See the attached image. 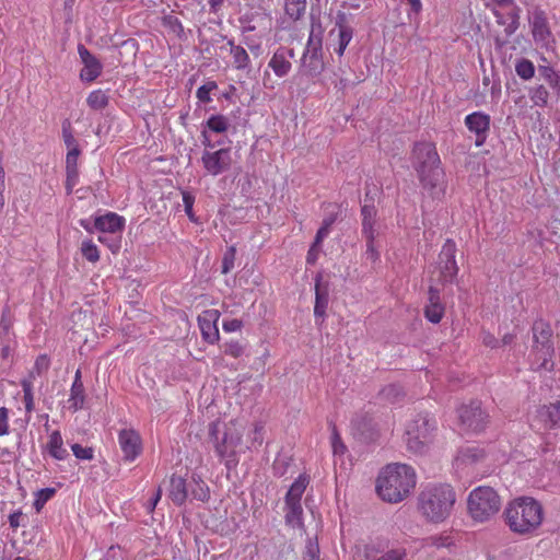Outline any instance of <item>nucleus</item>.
<instances>
[{"instance_id":"1","label":"nucleus","mask_w":560,"mask_h":560,"mask_svg":"<svg viewBox=\"0 0 560 560\" xmlns=\"http://www.w3.org/2000/svg\"><path fill=\"white\" fill-rule=\"evenodd\" d=\"M245 431V424L236 419L229 422L215 420L209 424L210 442L229 470L236 468L240 456L247 451L243 439Z\"/></svg>"},{"instance_id":"2","label":"nucleus","mask_w":560,"mask_h":560,"mask_svg":"<svg viewBox=\"0 0 560 560\" xmlns=\"http://www.w3.org/2000/svg\"><path fill=\"white\" fill-rule=\"evenodd\" d=\"M416 483L417 476L411 466L389 464L378 474L376 492L384 501L397 503L410 494Z\"/></svg>"},{"instance_id":"3","label":"nucleus","mask_w":560,"mask_h":560,"mask_svg":"<svg viewBox=\"0 0 560 560\" xmlns=\"http://www.w3.org/2000/svg\"><path fill=\"white\" fill-rule=\"evenodd\" d=\"M511 532L517 535H532L542 524V505L530 497H520L508 503L503 512Z\"/></svg>"},{"instance_id":"4","label":"nucleus","mask_w":560,"mask_h":560,"mask_svg":"<svg viewBox=\"0 0 560 560\" xmlns=\"http://www.w3.org/2000/svg\"><path fill=\"white\" fill-rule=\"evenodd\" d=\"M456 493L454 489L446 483H429L418 495V510L429 522L442 523L450 517Z\"/></svg>"},{"instance_id":"5","label":"nucleus","mask_w":560,"mask_h":560,"mask_svg":"<svg viewBox=\"0 0 560 560\" xmlns=\"http://www.w3.org/2000/svg\"><path fill=\"white\" fill-rule=\"evenodd\" d=\"M412 156V165L423 186L428 188L436 187L442 172L440 168V158L434 144L431 142L417 143L413 148Z\"/></svg>"},{"instance_id":"6","label":"nucleus","mask_w":560,"mask_h":560,"mask_svg":"<svg viewBox=\"0 0 560 560\" xmlns=\"http://www.w3.org/2000/svg\"><path fill=\"white\" fill-rule=\"evenodd\" d=\"M436 421L428 413H419L406 425V445L415 454H424L433 443Z\"/></svg>"},{"instance_id":"7","label":"nucleus","mask_w":560,"mask_h":560,"mask_svg":"<svg viewBox=\"0 0 560 560\" xmlns=\"http://www.w3.org/2000/svg\"><path fill=\"white\" fill-rule=\"evenodd\" d=\"M500 508L501 499L491 487L480 486L468 494L467 511L475 522L489 521L500 511Z\"/></svg>"},{"instance_id":"8","label":"nucleus","mask_w":560,"mask_h":560,"mask_svg":"<svg viewBox=\"0 0 560 560\" xmlns=\"http://www.w3.org/2000/svg\"><path fill=\"white\" fill-rule=\"evenodd\" d=\"M552 331L544 320H536L533 325L534 345L532 348V368L533 370L551 371L553 368L552 355L553 346L551 342Z\"/></svg>"},{"instance_id":"9","label":"nucleus","mask_w":560,"mask_h":560,"mask_svg":"<svg viewBox=\"0 0 560 560\" xmlns=\"http://www.w3.org/2000/svg\"><path fill=\"white\" fill-rule=\"evenodd\" d=\"M323 34L322 24L313 22L306 47L301 58L300 73L302 75L315 78L323 72Z\"/></svg>"},{"instance_id":"10","label":"nucleus","mask_w":560,"mask_h":560,"mask_svg":"<svg viewBox=\"0 0 560 560\" xmlns=\"http://www.w3.org/2000/svg\"><path fill=\"white\" fill-rule=\"evenodd\" d=\"M458 419L463 430L479 432L485 429L488 416L479 401H470L458 409Z\"/></svg>"},{"instance_id":"11","label":"nucleus","mask_w":560,"mask_h":560,"mask_svg":"<svg viewBox=\"0 0 560 560\" xmlns=\"http://www.w3.org/2000/svg\"><path fill=\"white\" fill-rule=\"evenodd\" d=\"M494 2L493 13L497 22L504 26L506 35H512L520 26V9L514 0H492Z\"/></svg>"},{"instance_id":"12","label":"nucleus","mask_w":560,"mask_h":560,"mask_svg":"<svg viewBox=\"0 0 560 560\" xmlns=\"http://www.w3.org/2000/svg\"><path fill=\"white\" fill-rule=\"evenodd\" d=\"M456 244L452 240H447L439 255L438 270L440 282H452L458 272V267L455 260Z\"/></svg>"},{"instance_id":"13","label":"nucleus","mask_w":560,"mask_h":560,"mask_svg":"<svg viewBox=\"0 0 560 560\" xmlns=\"http://www.w3.org/2000/svg\"><path fill=\"white\" fill-rule=\"evenodd\" d=\"M201 162L207 171L212 176L220 175L226 172L232 164L231 149L221 148L219 150H205L201 156Z\"/></svg>"},{"instance_id":"14","label":"nucleus","mask_w":560,"mask_h":560,"mask_svg":"<svg viewBox=\"0 0 560 560\" xmlns=\"http://www.w3.org/2000/svg\"><path fill=\"white\" fill-rule=\"evenodd\" d=\"M533 427L546 430L560 428V401L539 407Z\"/></svg>"},{"instance_id":"15","label":"nucleus","mask_w":560,"mask_h":560,"mask_svg":"<svg viewBox=\"0 0 560 560\" xmlns=\"http://www.w3.org/2000/svg\"><path fill=\"white\" fill-rule=\"evenodd\" d=\"M119 446L126 460H135L141 453V438L132 429H124L118 434Z\"/></svg>"},{"instance_id":"16","label":"nucleus","mask_w":560,"mask_h":560,"mask_svg":"<svg viewBox=\"0 0 560 560\" xmlns=\"http://www.w3.org/2000/svg\"><path fill=\"white\" fill-rule=\"evenodd\" d=\"M294 56V50L292 48L279 47L272 54L268 62V67L278 78H283L291 71Z\"/></svg>"},{"instance_id":"17","label":"nucleus","mask_w":560,"mask_h":560,"mask_svg":"<svg viewBox=\"0 0 560 560\" xmlns=\"http://www.w3.org/2000/svg\"><path fill=\"white\" fill-rule=\"evenodd\" d=\"M220 318L218 310H207L198 316V324L203 339L210 343H215L219 338V328L217 323Z\"/></svg>"},{"instance_id":"18","label":"nucleus","mask_w":560,"mask_h":560,"mask_svg":"<svg viewBox=\"0 0 560 560\" xmlns=\"http://www.w3.org/2000/svg\"><path fill=\"white\" fill-rule=\"evenodd\" d=\"M465 125L476 135V145H482L490 128V116L482 112H475L466 116Z\"/></svg>"},{"instance_id":"19","label":"nucleus","mask_w":560,"mask_h":560,"mask_svg":"<svg viewBox=\"0 0 560 560\" xmlns=\"http://www.w3.org/2000/svg\"><path fill=\"white\" fill-rule=\"evenodd\" d=\"M529 23L535 42L542 46H549L552 42V35L544 12L538 10L533 11L529 16Z\"/></svg>"},{"instance_id":"20","label":"nucleus","mask_w":560,"mask_h":560,"mask_svg":"<svg viewBox=\"0 0 560 560\" xmlns=\"http://www.w3.org/2000/svg\"><path fill=\"white\" fill-rule=\"evenodd\" d=\"M83 68L80 72L82 81L92 82L102 73L103 66L83 45L78 48Z\"/></svg>"},{"instance_id":"21","label":"nucleus","mask_w":560,"mask_h":560,"mask_svg":"<svg viewBox=\"0 0 560 560\" xmlns=\"http://www.w3.org/2000/svg\"><path fill=\"white\" fill-rule=\"evenodd\" d=\"M230 127V120L223 115H212L206 121V128L201 131L202 144L207 149H213L217 144H222L221 141L213 142L210 137V131L215 133H223Z\"/></svg>"},{"instance_id":"22","label":"nucleus","mask_w":560,"mask_h":560,"mask_svg":"<svg viewBox=\"0 0 560 560\" xmlns=\"http://www.w3.org/2000/svg\"><path fill=\"white\" fill-rule=\"evenodd\" d=\"M94 226L103 234L120 235L125 228V219L117 213L108 212L95 218Z\"/></svg>"},{"instance_id":"23","label":"nucleus","mask_w":560,"mask_h":560,"mask_svg":"<svg viewBox=\"0 0 560 560\" xmlns=\"http://www.w3.org/2000/svg\"><path fill=\"white\" fill-rule=\"evenodd\" d=\"M487 453L485 448L476 445L463 447L456 457L458 466H472L485 462Z\"/></svg>"},{"instance_id":"24","label":"nucleus","mask_w":560,"mask_h":560,"mask_svg":"<svg viewBox=\"0 0 560 560\" xmlns=\"http://www.w3.org/2000/svg\"><path fill=\"white\" fill-rule=\"evenodd\" d=\"M424 315L427 319L433 324L440 323L444 315V306L440 301V292L433 287L429 289V303L425 306Z\"/></svg>"},{"instance_id":"25","label":"nucleus","mask_w":560,"mask_h":560,"mask_svg":"<svg viewBox=\"0 0 560 560\" xmlns=\"http://www.w3.org/2000/svg\"><path fill=\"white\" fill-rule=\"evenodd\" d=\"M45 451L56 460H65L69 457V453L65 447L63 439L58 430H55L49 434L48 441L45 445Z\"/></svg>"},{"instance_id":"26","label":"nucleus","mask_w":560,"mask_h":560,"mask_svg":"<svg viewBox=\"0 0 560 560\" xmlns=\"http://www.w3.org/2000/svg\"><path fill=\"white\" fill-rule=\"evenodd\" d=\"M322 275L318 273L315 278V306H314V315L315 317H324L326 314V308L328 305V287L326 284H322Z\"/></svg>"},{"instance_id":"27","label":"nucleus","mask_w":560,"mask_h":560,"mask_svg":"<svg viewBox=\"0 0 560 560\" xmlns=\"http://www.w3.org/2000/svg\"><path fill=\"white\" fill-rule=\"evenodd\" d=\"M168 497L176 505H183L188 498V485L180 476H172L170 479Z\"/></svg>"},{"instance_id":"28","label":"nucleus","mask_w":560,"mask_h":560,"mask_svg":"<svg viewBox=\"0 0 560 560\" xmlns=\"http://www.w3.org/2000/svg\"><path fill=\"white\" fill-rule=\"evenodd\" d=\"M230 55L233 59V67L236 70H249L250 58L248 52L241 45H236L233 40H228Z\"/></svg>"},{"instance_id":"29","label":"nucleus","mask_w":560,"mask_h":560,"mask_svg":"<svg viewBox=\"0 0 560 560\" xmlns=\"http://www.w3.org/2000/svg\"><path fill=\"white\" fill-rule=\"evenodd\" d=\"M362 213V233L364 237H376L377 233L374 229L376 210L373 206L364 205L361 210Z\"/></svg>"},{"instance_id":"30","label":"nucleus","mask_w":560,"mask_h":560,"mask_svg":"<svg viewBox=\"0 0 560 560\" xmlns=\"http://www.w3.org/2000/svg\"><path fill=\"white\" fill-rule=\"evenodd\" d=\"M188 495L192 499L205 502L210 497L209 487L200 477H194L188 485Z\"/></svg>"},{"instance_id":"31","label":"nucleus","mask_w":560,"mask_h":560,"mask_svg":"<svg viewBox=\"0 0 560 560\" xmlns=\"http://www.w3.org/2000/svg\"><path fill=\"white\" fill-rule=\"evenodd\" d=\"M307 483L308 478L306 476H299V478L291 485L290 489L288 490L285 502L301 503V498L306 489Z\"/></svg>"},{"instance_id":"32","label":"nucleus","mask_w":560,"mask_h":560,"mask_svg":"<svg viewBox=\"0 0 560 560\" xmlns=\"http://www.w3.org/2000/svg\"><path fill=\"white\" fill-rule=\"evenodd\" d=\"M303 509L301 503L285 502V522L292 527L302 526Z\"/></svg>"},{"instance_id":"33","label":"nucleus","mask_w":560,"mask_h":560,"mask_svg":"<svg viewBox=\"0 0 560 560\" xmlns=\"http://www.w3.org/2000/svg\"><path fill=\"white\" fill-rule=\"evenodd\" d=\"M85 400L83 383H72L70 397L68 399L69 408L78 411L83 407Z\"/></svg>"},{"instance_id":"34","label":"nucleus","mask_w":560,"mask_h":560,"mask_svg":"<svg viewBox=\"0 0 560 560\" xmlns=\"http://www.w3.org/2000/svg\"><path fill=\"white\" fill-rule=\"evenodd\" d=\"M88 105L94 110H102L108 105V95L103 90H94L86 97Z\"/></svg>"},{"instance_id":"35","label":"nucleus","mask_w":560,"mask_h":560,"mask_svg":"<svg viewBox=\"0 0 560 560\" xmlns=\"http://www.w3.org/2000/svg\"><path fill=\"white\" fill-rule=\"evenodd\" d=\"M515 72L523 80H530L535 74L534 63L525 58L518 59L515 62Z\"/></svg>"},{"instance_id":"36","label":"nucleus","mask_w":560,"mask_h":560,"mask_svg":"<svg viewBox=\"0 0 560 560\" xmlns=\"http://www.w3.org/2000/svg\"><path fill=\"white\" fill-rule=\"evenodd\" d=\"M264 427L260 423H255L253 430L248 433L247 440L244 441L247 446V451L257 448L262 444L264 441Z\"/></svg>"},{"instance_id":"37","label":"nucleus","mask_w":560,"mask_h":560,"mask_svg":"<svg viewBox=\"0 0 560 560\" xmlns=\"http://www.w3.org/2000/svg\"><path fill=\"white\" fill-rule=\"evenodd\" d=\"M352 39V31L350 27L340 25L338 28V44L337 47L334 48V50L339 55L342 56L347 46Z\"/></svg>"},{"instance_id":"38","label":"nucleus","mask_w":560,"mask_h":560,"mask_svg":"<svg viewBox=\"0 0 560 560\" xmlns=\"http://www.w3.org/2000/svg\"><path fill=\"white\" fill-rule=\"evenodd\" d=\"M306 0H285V13L293 20H298L305 12Z\"/></svg>"},{"instance_id":"39","label":"nucleus","mask_w":560,"mask_h":560,"mask_svg":"<svg viewBox=\"0 0 560 560\" xmlns=\"http://www.w3.org/2000/svg\"><path fill=\"white\" fill-rule=\"evenodd\" d=\"M21 386L23 388L24 393V405H25V411L26 413L31 415L35 408L34 406V395H33V383L31 380H22Z\"/></svg>"},{"instance_id":"40","label":"nucleus","mask_w":560,"mask_h":560,"mask_svg":"<svg viewBox=\"0 0 560 560\" xmlns=\"http://www.w3.org/2000/svg\"><path fill=\"white\" fill-rule=\"evenodd\" d=\"M81 253L83 257L90 262L94 264L100 260L98 248L91 240H85L82 242Z\"/></svg>"},{"instance_id":"41","label":"nucleus","mask_w":560,"mask_h":560,"mask_svg":"<svg viewBox=\"0 0 560 560\" xmlns=\"http://www.w3.org/2000/svg\"><path fill=\"white\" fill-rule=\"evenodd\" d=\"M56 494L55 488H44L35 492L34 508L40 512L44 505Z\"/></svg>"},{"instance_id":"42","label":"nucleus","mask_w":560,"mask_h":560,"mask_svg":"<svg viewBox=\"0 0 560 560\" xmlns=\"http://www.w3.org/2000/svg\"><path fill=\"white\" fill-rule=\"evenodd\" d=\"M529 96L535 106L542 107L548 103L549 93L545 86L538 85L529 91Z\"/></svg>"},{"instance_id":"43","label":"nucleus","mask_w":560,"mask_h":560,"mask_svg":"<svg viewBox=\"0 0 560 560\" xmlns=\"http://www.w3.org/2000/svg\"><path fill=\"white\" fill-rule=\"evenodd\" d=\"M245 351V346L238 340H230L223 345V352L232 358H240Z\"/></svg>"},{"instance_id":"44","label":"nucleus","mask_w":560,"mask_h":560,"mask_svg":"<svg viewBox=\"0 0 560 560\" xmlns=\"http://www.w3.org/2000/svg\"><path fill=\"white\" fill-rule=\"evenodd\" d=\"M331 450L335 456H342L347 451V446L342 442L336 427H334L331 431Z\"/></svg>"},{"instance_id":"45","label":"nucleus","mask_w":560,"mask_h":560,"mask_svg":"<svg viewBox=\"0 0 560 560\" xmlns=\"http://www.w3.org/2000/svg\"><path fill=\"white\" fill-rule=\"evenodd\" d=\"M218 88L217 83L214 81H209L207 83H205L203 85H201L197 92H196V96L197 98L202 102V103H209L211 102V92L213 90H215Z\"/></svg>"},{"instance_id":"46","label":"nucleus","mask_w":560,"mask_h":560,"mask_svg":"<svg viewBox=\"0 0 560 560\" xmlns=\"http://www.w3.org/2000/svg\"><path fill=\"white\" fill-rule=\"evenodd\" d=\"M236 249L230 246L223 255L222 259V273H229L234 268Z\"/></svg>"},{"instance_id":"47","label":"nucleus","mask_w":560,"mask_h":560,"mask_svg":"<svg viewBox=\"0 0 560 560\" xmlns=\"http://www.w3.org/2000/svg\"><path fill=\"white\" fill-rule=\"evenodd\" d=\"M102 244L107 245L112 253H117L120 249V235L103 234L98 236Z\"/></svg>"},{"instance_id":"48","label":"nucleus","mask_w":560,"mask_h":560,"mask_svg":"<svg viewBox=\"0 0 560 560\" xmlns=\"http://www.w3.org/2000/svg\"><path fill=\"white\" fill-rule=\"evenodd\" d=\"M71 450L78 459L92 460L94 457V451L92 447H83L82 445L75 443L71 445Z\"/></svg>"},{"instance_id":"49","label":"nucleus","mask_w":560,"mask_h":560,"mask_svg":"<svg viewBox=\"0 0 560 560\" xmlns=\"http://www.w3.org/2000/svg\"><path fill=\"white\" fill-rule=\"evenodd\" d=\"M375 238L365 237L366 240V250H365V257L368 260L372 261L373 264L378 261L380 259V253L377 248L375 247Z\"/></svg>"},{"instance_id":"50","label":"nucleus","mask_w":560,"mask_h":560,"mask_svg":"<svg viewBox=\"0 0 560 560\" xmlns=\"http://www.w3.org/2000/svg\"><path fill=\"white\" fill-rule=\"evenodd\" d=\"M66 171H67L66 189H67L68 194H71L73 187L78 184L79 172H78V167L66 168Z\"/></svg>"},{"instance_id":"51","label":"nucleus","mask_w":560,"mask_h":560,"mask_svg":"<svg viewBox=\"0 0 560 560\" xmlns=\"http://www.w3.org/2000/svg\"><path fill=\"white\" fill-rule=\"evenodd\" d=\"M428 544L438 548L450 547L453 545V540L447 535H436L428 538Z\"/></svg>"},{"instance_id":"52","label":"nucleus","mask_w":560,"mask_h":560,"mask_svg":"<svg viewBox=\"0 0 560 560\" xmlns=\"http://www.w3.org/2000/svg\"><path fill=\"white\" fill-rule=\"evenodd\" d=\"M407 552L404 548H396L387 551L375 560H405Z\"/></svg>"},{"instance_id":"53","label":"nucleus","mask_w":560,"mask_h":560,"mask_svg":"<svg viewBox=\"0 0 560 560\" xmlns=\"http://www.w3.org/2000/svg\"><path fill=\"white\" fill-rule=\"evenodd\" d=\"M80 155L79 147L68 149L66 158V168L78 167V159Z\"/></svg>"},{"instance_id":"54","label":"nucleus","mask_w":560,"mask_h":560,"mask_svg":"<svg viewBox=\"0 0 560 560\" xmlns=\"http://www.w3.org/2000/svg\"><path fill=\"white\" fill-rule=\"evenodd\" d=\"M62 137H63V141L68 149L78 147L77 140L74 139V137L71 132L69 122H66L62 126Z\"/></svg>"},{"instance_id":"55","label":"nucleus","mask_w":560,"mask_h":560,"mask_svg":"<svg viewBox=\"0 0 560 560\" xmlns=\"http://www.w3.org/2000/svg\"><path fill=\"white\" fill-rule=\"evenodd\" d=\"M9 433V411L5 407H0V436Z\"/></svg>"},{"instance_id":"56","label":"nucleus","mask_w":560,"mask_h":560,"mask_svg":"<svg viewBox=\"0 0 560 560\" xmlns=\"http://www.w3.org/2000/svg\"><path fill=\"white\" fill-rule=\"evenodd\" d=\"M243 327V323L240 319H225L223 320L222 328L225 332H235Z\"/></svg>"},{"instance_id":"57","label":"nucleus","mask_w":560,"mask_h":560,"mask_svg":"<svg viewBox=\"0 0 560 560\" xmlns=\"http://www.w3.org/2000/svg\"><path fill=\"white\" fill-rule=\"evenodd\" d=\"M183 202H184V207H185V212L187 213L189 219L192 220L194 219L192 206L195 202V197L192 195H190L189 192L184 191L183 192Z\"/></svg>"},{"instance_id":"58","label":"nucleus","mask_w":560,"mask_h":560,"mask_svg":"<svg viewBox=\"0 0 560 560\" xmlns=\"http://www.w3.org/2000/svg\"><path fill=\"white\" fill-rule=\"evenodd\" d=\"M538 71H539V74L550 84L553 80H556V78L558 77V74L556 73V71L549 67V66H539L538 67Z\"/></svg>"},{"instance_id":"59","label":"nucleus","mask_w":560,"mask_h":560,"mask_svg":"<svg viewBox=\"0 0 560 560\" xmlns=\"http://www.w3.org/2000/svg\"><path fill=\"white\" fill-rule=\"evenodd\" d=\"M320 246H316L314 243L308 249L307 256H306V262L310 265H314L316 260L318 259Z\"/></svg>"},{"instance_id":"60","label":"nucleus","mask_w":560,"mask_h":560,"mask_svg":"<svg viewBox=\"0 0 560 560\" xmlns=\"http://www.w3.org/2000/svg\"><path fill=\"white\" fill-rule=\"evenodd\" d=\"M329 231H330V229H328L322 224V226L319 228V230L316 233L314 244L316 246H322V243H323L324 238H326L328 236Z\"/></svg>"},{"instance_id":"61","label":"nucleus","mask_w":560,"mask_h":560,"mask_svg":"<svg viewBox=\"0 0 560 560\" xmlns=\"http://www.w3.org/2000/svg\"><path fill=\"white\" fill-rule=\"evenodd\" d=\"M161 497H162V490L161 488H158L156 492L154 493V495L149 500L148 504H147V510L149 513L153 512L156 504L159 503V501L161 500Z\"/></svg>"},{"instance_id":"62","label":"nucleus","mask_w":560,"mask_h":560,"mask_svg":"<svg viewBox=\"0 0 560 560\" xmlns=\"http://www.w3.org/2000/svg\"><path fill=\"white\" fill-rule=\"evenodd\" d=\"M482 342L485 346H487L489 348H497L499 345L498 339L490 332H483Z\"/></svg>"},{"instance_id":"63","label":"nucleus","mask_w":560,"mask_h":560,"mask_svg":"<svg viewBox=\"0 0 560 560\" xmlns=\"http://www.w3.org/2000/svg\"><path fill=\"white\" fill-rule=\"evenodd\" d=\"M22 516V513L21 512H15V513H12L10 516H9V523H10V526L13 527V528H18L20 526V517Z\"/></svg>"},{"instance_id":"64","label":"nucleus","mask_w":560,"mask_h":560,"mask_svg":"<svg viewBox=\"0 0 560 560\" xmlns=\"http://www.w3.org/2000/svg\"><path fill=\"white\" fill-rule=\"evenodd\" d=\"M415 13H419L422 10L421 0H407Z\"/></svg>"}]
</instances>
